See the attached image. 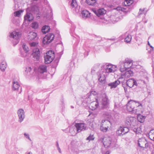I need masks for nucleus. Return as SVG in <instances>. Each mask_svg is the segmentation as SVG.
<instances>
[{"instance_id": "nucleus-17", "label": "nucleus", "mask_w": 154, "mask_h": 154, "mask_svg": "<svg viewBox=\"0 0 154 154\" xmlns=\"http://www.w3.org/2000/svg\"><path fill=\"white\" fill-rule=\"evenodd\" d=\"M17 114L19 117V122H21L25 118L24 112L23 109H19L17 111Z\"/></svg>"}, {"instance_id": "nucleus-37", "label": "nucleus", "mask_w": 154, "mask_h": 154, "mask_svg": "<svg viewBox=\"0 0 154 154\" xmlns=\"http://www.w3.org/2000/svg\"><path fill=\"white\" fill-rule=\"evenodd\" d=\"M134 126V127L133 128L134 131L136 134L140 133L141 132V128L137 126H135V125Z\"/></svg>"}, {"instance_id": "nucleus-39", "label": "nucleus", "mask_w": 154, "mask_h": 154, "mask_svg": "<svg viewBox=\"0 0 154 154\" xmlns=\"http://www.w3.org/2000/svg\"><path fill=\"white\" fill-rule=\"evenodd\" d=\"M122 129V127H121L117 129L116 131V134L119 136H120L121 135H123V131Z\"/></svg>"}, {"instance_id": "nucleus-19", "label": "nucleus", "mask_w": 154, "mask_h": 154, "mask_svg": "<svg viewBox=\"0 0 154 154\" xmlns=\"http://www.w3.org/2000/svg\"><path fill=\"white\" fill-rule=\"evenodd\" d=\"M132 61L129 59H126L125 62L123 63L122 64L123 65V66H125V68H127V69H129L132 65Z\"/></svg>"}, {"instance_id": "nucleus-61", "label": "nucleus", "mask_w": 154, "mask_h": 154, "mask_svg": "<svg viewBox=\"0 0 154 154\" xmlns=\"http://www.w3.org/2000/svg\"><path fill=\"white\" fill-rule=\"evenodd\" d=\"M149 46H150V47H149V49H150V48H152V47H153L152 46H151L150 45Z\"/></svg>"}, {"instance_id": "nucleus-36", "label": "nucleus", "mask_w": 154, "mask_h": 154, "mask_svg": "<svg viewBox=\"0 0 154 154\" xmlns=\"http://www.w3.org/2000/svg\"><path fill=\"white\" fill-rule=\"evenodd\" d=\"M97 93L95 91H92L90 93H88L87 94L86 97H88V98H91L92 96H94Z\"/></svg>"}, {"instance_id": "nucleus-57", "label": "nucleus", "mask_w": 154, "mask_h": 154, "mask_svg": "<svg viewBox=\"0 0 154 154\" xmlns=\"http://www.w3.org/2000/svg\"><path fill=\"white\" fill-rule=\"evenodd\" d=\"M142 81L143 82V83L144 84H146V82H145V81L142 80Z\"/></svg>"}, {"instance_id": "nucleus-40", "label": "nucleus", "mask_w": 154, "mask_h": 154, "mask_svg": "<svg viewBox=\"0 0 154 154\" xmlns=\"http://www.w3.org/2000/svg\"><path fill=\"white\" fill-rule=\"evenodd\" d=\"M38 24L36 22H33L31 24V27L32 28L34 29H37L38 28Z\"/></svg>"}, {"instance_id": "nucleus-11", "label": "nucleus", "mask_w": 154, "mask_h": 154, "mask_svg": "<svg viewBox=\"0 0 154 154\" xmlns=\"http://www.w3.org/2000/svg\"><path fill=\"white\" fill-rule=\"evenodd\" d=\"M32 54L34 60L36 61L39 60L40 58V54L38 48H34L33 49Z\"/></svg>"}, {"instance_id": "nucleus-53", "label": "nucleus", "mask_w": 154, "mask_h": 154, "mask_svg": "<svg viewBox=\"0 0 154 154\" xmlns=\"http://www.w3.org/2000/svg\"><path fill=\"white\" fill-rule=\"evenodd\" d=\"M36 45V43L35 42H32L30 44L31 46H35Z\"/></svg>"}, {"instance_id": "nucleus-50", "label": "nucleus", "mask_w": 154, "mask_h": 154, "mask_svg": "<svg viewBox=\"0 0 154 154\" xmlns=\"http://www.w3.org/2000/svg\"><path fill=\"white\" fill-rule=\"evenodd\" d=\"M147 50H148V52L149 53H151L152 52V51L153 50V48L152 47V48H150V49L147 48Z\"/></svg>"}, {"instance_id": "nucleus-30", "label": "nucleus", "mask_w": 154, "mask_h": 154, "mask_svg": "<svg viewBox=\"0 0 154 154\" xmlns=\"http://www.w3.org/2000/svg\"><path fill=\"white\" fill-rule=\"evenodd\" d=\"M13 84L12 89L14 91L17 90L20 86L18 82L14 81Z\"/></svg>"}, {"instance_id": "nucleus-9", "label": "nucleus", "mask_w": 154, "mask_h": 154, "mask_svg": "<svg viewBox=\"0 0 154 154\" xmlns=\"http://www.w3.org/2000/svg\"><path fill=\"white\" fill-rule=\"evenodd\" d=\"M110 124V122L107 120H102L100 126V130L103 132L107 131Z\"/></svg>"}, {"instance_id": "nucleus-18", "label": "nucleus", "mask_w": 154, "mask_h": 154, "mask_svg": "<svg viewBox=\"0 0 154 154\" xmlns=\"http://www.w3.org/2000/svg\"><path fill=\"white\" fill-rule=\"evenodd\" d=\"M93 12L98 17L103 16L106 13V11L103 8H100L97 10H93Z\"/></svg>"}, {"instance_id": "nucleus-54", "label": "nucleus", "mask_w": 154, "mask_h": 154, "mask_svg": "<svg viewBox=\"0 0 154 154\" xmlns=\"http://www.w3.org/2000/svg\"><path fill=\"white\" fill-rule=\"evenodd\" d=\"M57 149L58 150L59 152L60 153H61V150L60 148L59 147L57 148Z\"/></svg>"}, {"instance_id": "nucleus-14", "label": "nucleus", "mask_w": 154, "mask_h": 154, "mask_svg": "<svg viewBox=\"0 0 154 154\" xmlns=\"http://www.w3.org/2000/svg\"><path fill=\"white\" fill-rule=\"evenodd\" d=\"M21 33L20 32L14 31L11 33L10 36L11 38L17 40L16 42V44H17L19 42L18 40L21 37Z\"/></svg>"}, {"instance_id": "nucleus-51", "label": "nucleus", "mask_w": 154, "mask_h": 154, "mask_svg": "<svg viewBox=\"0 0 154 154\" xmlns=\"http://www.w3.org/2000/svg\"><path fill=\"white\" fill-rule=\"evenodd\" d=\"M31 71V67H27L26 68V70H25V71L27 72H29Z\"/></svg>"}, {"instance_id": "nucleus-4", "label": "nucleus", "mask_w": 154, "mask_h": 154, "mask_svg": "<svg viewBox=\"0 0 154 154\" xmlns=\"http://www.w3.org/2000/svg\"><path fill=\"white\" fill-rule=\"evenodd\" d=\"M55 57L54 52L51 50L48 51L46 55L44 56L45 63L46 64L50 63L53 60Z\"/></svg>"}, {"instance_id": "nucleus-2", "label": "nucleus", "mask_w": 154, "mask_h": 154, "mask_svg": "<svg viewBox=\"0 0 154 154\" xmlns=\"http://www.w3.org/2000/svg\"><path fill=\"white\" fill-rule=\"evenodd\" d=\"M102 69L101 71L105 73L114 72L117 70L116 66L109 64H105L102 67Z\"/></svg>"}, {"instance_id": "nucleus-7", "label": "nucleus", "mask_w": 154, "mask_h": 154, "mask_svg": "<svg viewBox=\"0 0 154 154\" xmlns=\"http://www.w3.org/2000/svg\"><path fill=\"white\" fill-rule=\"evenodd\" d=\"M109 101L106 94H103L101 101V107L103 109H106L109 107Z\"/></svg>"}, {"instance_id": "nucleus-32", "label": "nucleus", "mask_w": 154, "mask_h": 154, "mask_svg": "<svg viewBox=\"0 0 154 154\" xmlns=\"http://www.w3.org/2000/svg\"><path fill=\"white\" fill-rule=\"evenodd\" d=\"M6 68V63L5 61L2 62L0 65V69L2 72H4Z\"/></svg>"}, {"instance_id": "nucleus-44", "label": "nucleus", "mask_w": 154, "mask_h": 154, "mask_svg": "<svg viewBox=\"0 0 154 154\" xmlns=\"http://www.w3.org/2000/svg\"><path fill=\"white\" fill-rule=\"evenodd\" d=\"M122 129L123 131V134H126L129 131V129L127 127H122Z\"/></svg>"}, {"instance_id": "nucleus-13", "label": "nucleus", "mask_w": 154, "mask_h": 154, "mask_svg": "<svg viewBox=\"0 0 154 154\" xmlns=\"http://www.w3.org/2000/svg\"><path fill=\"white\" fill-rule=\"evenodd\" d=\"M98 75V80L100 82L101 84H104L105 82V75L102 71L98 72L97 73Z\"/></svg>"}, {"instance_id": "nucleus-20", "label": "nucleus", "mask_w": 154, "mask_h": 154, "mask_svg": "<svg viewBox=\"0 0 154 154\" xmlns=\"http://www.w3.org/2000/svg\"><path fill=\"white\" fill-rule=\"evenodd\" d=\"M90 106L92 110H94L97 108L99 106L97 99H96V101L91 102Z\"/></svg>"}, {"instance_id": "nucleus-31", "label": "nucleus", "mask_w": 154, "mask_h": 154, "mask_svg": "<svg viewBox=\"0 0 154 154\" xmlns=\"http://www.w3.org/2000/svg\"><path fill=\"white\" fill-rule=\"evenodd\" d=\"M85 2L89 5L94 6L96 5V0H86Z\"/></svg>"}, {"instance_id": "nucleus-29", "label": "nucleus", "mask_w": 154, "mask_h": 154, "mask_svg": "<svg viewBox=\"0 0 154 154\" xmlns=\"http://www.w3.org/2000/svg\"><path fill=\"white\" fill-rule=\"evenodd\" d=\"M50 30V27L48 26L45 25L43 26L42 28V32L45 34L46 33L48 32Z\"/></svg>"}, {"instance_id": "nucleus-34", "label": "nucleus", "mask_w": 154, "mask_h": 154, "mask_svg": "<svg viewBox=\"0 0 154 154\" xmlns=\"http://www.w3.org/2000/svg\"><path fill=\"white\" fill-rule=\"evenodd\" d=\"M139 112H140L139 114L137 115V119L138 121L140 122H143L145 117V116L140 115V113L141 112H140V110H139Z\"/></svg>"}, {"instance_id": "nucleus-58", "label": "nucleus", "mask_w": 154, "mask_h": 154, "mask_svg": "<svg viewBox=\"0 0 154 154\" xmlns=\"http://www.w3.org/2000/svg\"><path fill=\"white\" fill-rule=\"evenodd\" d=\"M27 154H33L32 152H29L27 153Z\"/></svg>"}, {"instance_id": "nucleus-43", "label": "nucleus", "mask_w": 154, "mask_h": 154, "mask_svg": "<svg viewBox=\"0 0 154 154\" xmlns=\"http://www.w3.org/2000/svg\"><path fill=\"white\" fill-rule=\"evenodd\" d=\"M146 13V11H145V8H143V9H140L139 10L138 14L139 16L142 14H144L145 15Z\"/></svg>"}, {"instance_id": "nucleus-8", "label": "nucleus", "mask_w": 154, "mask_h": 154, "mask_svg": "<svg viewBox=\"0 0 154 154\" xmlns=\"http://www.w3.org/2000/svg\"><path fill=\"white\" fill-rule=\"evenodd\" d=\"M54 35L49 33L46 35L43 39L42 42L44 44H48L51 42L54 38Z\"/></svg>"}, {"instance_id": "nucleus-28", "label": "nucleus", "mask_w": 154, "mask_h": 154, "mask_svg": "<svg viewBox=\"0 0 154 154\" xmlns=\"http://www.w3.org/2000/svg\"><path fill=\"white\" fill-rule=\"evenodd\" d=\"M38 71L41 73H43L47 71V66L45 65H41L38 68Z\"/></svg>"}, {"instance_id": "nucleus-26", "label": "nucleus", "mask_w": 154, "mask_h": 154, "mask_svg": "<svg viewBox=\"0 0 154 154\" xmlns=\"http://www.w3.org/2000/svg\"><path fill=\"white\" fill-rule=\"evenodd\" d=\"M33 19V17L32 14L30 13H27L25 16L24 20L30 21Z\"/></svg>"}, {"instance_id": "nucleus-64", "label": "nucleus", "mask_w": 154, "mask_h": 154, "mask_svg": "<svg viewBox=\"0 0 154 154\" xmlns=\"http://www.w3.org/2000/svg\"><path fill=\"white\" fill-rule=\"evenodd\" d=\"M72 108H73V106H72Z\"/></svg>"}, {"instance_id": "nucleus-41", "label": "nucleus", "mask_w": 154, "mask_h": 154, "mask_svg": "<svg viewBox=\"0 0 154 154\" xmlns=\"http://www.w3.org/2000/svg\"><path fill=\"white\" fill-rule=\"evenodd\" d=\"M132 37L131 35H128L125 38V42L127 43H129L131 41Z\"/></svg>"}, {"instance_id": "nucleus-45", "label": "nucleus", "mask_w": 154, "mask_h": 154, "mask_svg": "<svg viewBox=\"0 0 154 154\" xmlns=\"http://www.w3.org/2000/svg\"><path fill=\"white\" fill-rule=\"evenodd\" d=\"M154 130H151L150 132L149 133V136L150 137L152 138H150L152 140L154 141V134H153L152 133H154L153 131Z\"/></svg>"}, {"instance_id": "nucleus-47", "label": "nucleus", "mask_w": 154, "mask_h": 154, "mask_svg": "<svg viewBox=\"0 0 154 154\" xmlns=\"http://www.w3.org/2000/svg\"><path fill=\"white\" fill-rule=\"evenodd\" d=\"M128 69L127 68H125V66H123V65L122 64V65L121 66L120 68V71L122 72H123L125 71H126L128 70Z\"/></svg>"}, {"instance_id": "nucleus-59", "label": "nucleus", "mask_w": 154, "mask_h": 154, "mask_svg": "<svg viewBox=\"0 0 154 154\" xmlns=\"http://www.w3.org/2000/svg\"><path fill=\"white\" fill-rule=\"evenodd\" d=\"M109 39L110 40H112V41L115 40V39L114 38H112V39Z\"/></svg>"}, {"instance_id": "nucleus-42", "label": "nucleus", "mask_w": 154, "mask_h": 154, "mask_svg": "<svg viewBox=\"0 0 154 154\" xmlns=\"http://www.w3.org/2000/svg\"><path fill=\"white\" fill-rule=\"evenodd\" d=\"M71 6L72 8H75L77 6V4L76 0H72L71 3Z\"/></svg>"}, {"instance_id": "nucleus-52", "label": "nucleus", "mask_w": 154, "mask_h": 154, "mask_svg": "<svg viewBox=\"0 0 154 154\" xmlns=\"http://www.w3.org/2000/svg\"><path fill=\"white\" fill-rule=\"evenodd\" d=\"M144 78H145L146 80L148 81V78L147 77V73L146 72L144 73V75H143Z\"/></svg>"}, {"instance_id": "nucleus-16", "label": "nucleus", "mask_w": 154, "mask_h": 154, "mask_svg": "<svg viewBox=\"0 0 154 154\" xmlns=\"http://www.w3.org/2000/svg\"><path fill=\"white\" fill-rule=\"evenodd\" d=\"M126 85L130 88L134 87L137 85V83L135 80L133 79H130L127 80L126 82Z\"/></svg>"}, {"instance_id": "nucleus-15", "label": "nucleus", "mask_w": 154, "mask_h": 154, "mask_svg": "<svg viewBox=\"0 0 154 154\" xmlns=\"http://www.w3.org/2000/svg\"><path fill=\"white\" fill-rule=\"evenodd\" d=\"M116 13L115 15H112L111 17V20L113 23H115L119 21L120 20V18L122 17L121 16H119V13L117 11H116Z\"/></svg>"}, {"instance_id": "nucleus-27", "label": "nucleus", "mask_w": 154, "mask_h": 154, "mask_svg": "<svg viewBox=\"0 0 154 154\" xmlns=\"http://www.w3.org/2000/svg\"><path fill=\"white\" fill-rule=\"evenodd\" d=\"M39 11V9L37 5H35L32 7L31 11L35 14H37Z\"/></svg>"}, {"instance_id": "nucleus-35", "label": "nucleus", "mask_w": 154, "mask_h": 154, "mask_svg": "<svg viewBox=\"0 0 154 154\" xmlns=\"http://www.w3.org/2000/svg\"><path fill=\"white\" fill-rule=\"evenodd\" d=\"M52 11L51 10H50L48 11V14H46V15L44 14V17H46L48 20H49L52 17Z\"/></svg>"}, {"instance_id": "nucleus-49", "label": "nucleus", "mask_w": 154, "mask_h": 154, "mask_svg": "<svg viewBox=\"0 0 154 154\" xmlns=\"http://www.w3.org/2000/svg\"><path fill=\"white\" fill-rule=\"evenodd\" d=\"M24 135L26 138L30 140L31 141V139L29 137V134L26 133H25L24 134Z\"/></svg>"}, {"instance_id": "nucleus-62", "label": "nucleus", "mask_w": 154, "mask_h": 154, "mask_svg": "<svg viewBox=\"0 0 154 154\" xmlns=\"http://www.w3.org/2000/svg\"><path fill=\"white\" fill-rule=\"evenodd\" d=\"M124 88L125 91L127 90V89H126L125 88V87H124Z\"/></svg>"}, {"instance_id": "nucleus-63", "label": "nucleus", "mask_w": 154, "mask_h": 154, "mask_svg": "<svg viewBox=\"0 0 154 154\" xmlns=\"http://www.w3.org/2000/svg\"><path fill=\"white\" fill-rule=\"evenodd\" d=\"M148 45H150V44L149 43V42H148Z\"/></svg>"}, {"instance_id": "nucleus-10", "label": "nucleus", "mask_w": 154, "mask_h": 154, "mask_svg": "<svg viewBox=\"0 0 154 154\" xmlns=\"http://www.w3.org/2000/svg\"><path fill=\"white\" fill-rule=\"evenodd\" d=\"M75 126L77 132H80L82 131H84L87 129L86 125L83 123H76Z\"/></svg>"}, {"instance_id": "nucleus-25", "label": "nucleus", "mask_w": 154, "mask_h": 154, "mask_svg": "<svg viewBox=\"0 0 154 154\" xmlns=\"http://www.w3.org/2000/svg\"><path fill=\"white\" fill-rule=\"evenodd\" d=\"M119 82L118 81H116L115 82H111L110 83H109L108 84V85L110 87V88L111 89L115 88L117 86L119 85Z\"/></svg>"}, {"instance_id": "nucleus-38", "label": "nucleus", "mask_w": 154, "mask_h": 154, "mask_svg": "<svg viewBox=\"0 0 154 154\" xmlns=\"http://www.w3.org/2000/svg\"><path fill=\"white\" fill-rule=\"evenodd\" d=\"M22 47L25 53V55H23V57H25V56H26L27 53L29 51V48L25 44H23Z\"/></svg>"}, {"instance_id": "nucleus-60", "label": "nucleus", "mask_w": 154, "mask_h": 154, "mask_svg": "<svg viewBox=\"0 0 154 154\" xmlns=\"http://www.w3.org/2000/svg\"><path fill=\"white\" fill-rule=\"evenodd\" d=\"M12 21H13V23L16 24V23L14 21V20H13Z\"/></svg>"}, {"instance_id": "nucleus-48", "label": "nucleus", "mask_w": 154, "mask_h": 154, "mask_svg": "<svg viewBox=\"0 0 154 154\" xmlns=\"http://www.w3.org/2000/svg\"><path fill=\"white\" fill-rule=\"evenodd\" d=\"M94 138L93 135H90L86 138V140H89V141H90V140H93Z\"/></svg>"}, {"instance_id": "nucleus-21", "label": "nucleus", "mask_w": 154, "mask_h": 154, "mask_svg": "<svg viewBox=\"0 0 154 154\" xmlns=\"http://www.w3.org/2000/svg\"><path fill=\"white\" fill-rule=\"evenodd\" d=\"M133 75V72L130 69H128L125 71L124 73L122 74V76L125 77L126 79L132 76Z\"/></svg>"}, {"instance_id": "nucleus-33", "label": "nucleus", "mask_w": 154, "mask_h": 154, "mask_svg": "<svg viewBox=\"0 0 154 154\" xmlns=\"http://www.w3.org/2000/svg\"><path fill=\"white\" fill-rule=\"evenodd\" d=\"M127 79L125 78V77L122 76V74H121L120 77L119 78L118 80L117 81H118L119 82V84L120 83H122V85H123V83L125 81H127Z\"/></svg>"}, {"instance_id": "nucleus-22", "label": "nucleus", "mask_w": 154, "mask_h": 154, "mask_svg": "<svg viewBox=\"0 0 154 154\" xmlns=\"http://www.w3.org/2000/svg\"><path fill=\"white\" fill-rule=\"evenodd\" d=\"M37 38V34L36 32H30L28 34L27 38L29 40H32Z\"/></svg>"}, {"instance_id": "nucleus-24", "label": "nucleus", "mask_w": 154, "mask_h": 154, "mask_svg": "<svg viewBox=\"0 0 154 154\" xmlns=\"http://www.w3.org/2000/svg\"><path fill=\"white\" fill-rule=\"evenodd\" d=\"M69 132L70 133V135L75 136L77 133L76 129L75 126H70L69 127Z\"/></svg>"}, {"instance_id": "nucleus-3", "label": "nucleus", "mask_w": 154, "mask_h": 154, "mask_svg": "<svg viewBox=\"0 0 154 154\" xmlns=\"http://www.w3.org/2000/svg\"><path fill=\"white\" fill-rule=\"evenodd\" d=\"M103 145L105 148L115 147V143L112 141V138L110 137H104L102 140Z\"/></svg>"}, {"instance_id": "nucleus-5", "label": "nucleus", "mask_w": 154, "mask_h": 154, "mask_svg": "<svg viewBox=\"0 0 154 154\" xmlns=\"http://www.w3.org/2000/svg\"><path fill=\"white\" fill-rule=\"evenodd\" d=\"M133 3V0H125L124 4L125 5L124 7H118L117 9L125 12H127L130 11L129 6Z\"/></svg>"}, {"instance_id": "nucleus-1", "label": "nucleus", "mask_w": 154, "mask_h": 154, "mask_svg": "<svg viewBox=\"0 0 154 154\" xmlns=\"http://www.w3.org/2000/svg\"><path fill=\"white\" fill-rule=\"evenodd\" d=\"M140 106L142 107V106L141 104L135 101L131 100L129 101L127 104L126 109L127 111L131 113L138 115L139 114L140 112L138 109L136 108Z\"/></svg>"}, {"instance_id": "nucleus-23", "label": "nucleus", "mask_w": 154, "mask_h": 154, "mask_svg": "<svg viewBox=\"0 0 154 154\" xmlns=\"http://www.w3.org/2000/svg\"><path fill=\"white\" fill-rule=\"evenodd\" d=\"M82 17L83 18L87 19L91 17V13L87 10H83L82 12Z\"/></svg>"}, {"instance_id": "nucleus-56", "label": "nucleus", "mask_w": 154, "mask_h": 154, "mask_svg": "<svg viewBox=\"0 0 154 154\" xmlns=\"http://www.w3.org/2000/svg\"><path fill=\"white\" fill-rule=\"evenodd\" d=\"M110 152L109 151H106L105 154H109Z\"/></svg>"}, {"instance_id": "nucleus-55", "label": "nucleus", "mask_w": 154, "mask_h": 154, "mask_svg": "<svg viewBox=\"0 0 154 154\" xmlns=\"http://www.w3.org/2000/svg\"><path fill=\"white\" fill-rule=\"evenodd\" d=\"M56 146H57V148L59 147V144H58V143L57 141V142H56Z\"/></svg>"}, {"instance_id": "nucleus-6", "label": "nucleus", "mask_w": 154, "mask_h": 154, "mask_svg": "<svg viewBox=\"0 0 154 154\" xmlns=\"http://www.w3.org/2000/svg\"><path fill=\"white\" fill-rule=\"evenodd\" d=\"M138 145L143 150L149 147V143L144 138H140L138 141Z\"/></svg>"}, {"instance_id": "nucleus-46", "label": "nucleus", "mask_w": 154, "mask_h": 154, "mask_svg": "<svg viewBox=\"0 0 154 154\" xmlns=\"http://www.w3.org/2000/svg\"><path fill=\"white\" fill-rule=\"evenodd\" d=\"M21 11H18L15 12L14 13V15L15 17H19L21 13L22 12Z\"/></svg>"}, {"instance_id": "nucleus-12", "label": "nucleus", "mask_w": 154, "mask_h": 154, "mask_svg": "<svg viewBox=\"0 0 154 154\" xmlns=\"http://www.w3.org/2000/svg\"><path fill=\"white\" fill-rule=\"evenodd\" d=\"M136 120V119L134 117H128L126 119L125 123L128 126H130L131 127L134 126V122Z\"/></svg>"}]
</instances>
